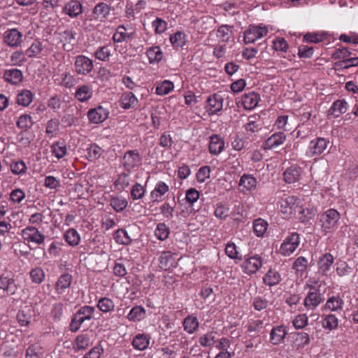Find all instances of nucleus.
Wrapping results in <instances>:
<instances>
[{"label": "nucleus", "mask_w": 358, "mask_h": 358, "mask_svg": "<svg viewBox=\"0 0 358 358\" xmlns=\"http://www.w3.org/2000/svg\"><path fill=\"white\" fill-rule=\"evenodd\" d=\"M174 88L173 83L168 80L158 83L156 87V94L159 96L166 95Z\"/></svg>", "instance_id": "4c0bfd02"}, {"label": "nucleus", "mask_w": 358, "mask_h": 358, "mask_svg": "<svg viewBox=\"0 0 358 358\" xmlns=\"http://www.w3.org/2000/svg\"><path fill=\"white\" fill-rule=\"evenodd\" d=\"M310 343V336L306 332H298L293 336L292 347L299 352H301Z\"/></svg>", "instance_id": "2eb2a0df"}, {"label": "nucleus", "mask_w": 358, "mask_h": 358, "mask_svg": "<svg viewBox=\"0 0 358 358\" xmlns=\"http://www.w3.org/2000/svg\"><path fill=\"white\" fill-rule=\"evenodd\" d=\"M286 139L283 132H277L271 135L264 143V149H273L282 145Z\"/></svg>", "instance_id": "7c9ffc66"}, {"label": "nucleus", "mask_w": 358, "mask_h": 358, "mask_svg": "<svg viewBox=\"0 0 358 358\" xmlns=\"http://www.w3.org/2000/svg\"><path fill=\"white\" fill-rule=\"evenodd\" d=\"M260 100L259 95L255 92L245 94L241 98V104L245 110L255 108Z\"/></svg>", "instance_id": "bb28decb"}, {"label": "nucleus", "mask_w": 358, "mask_h": 358, "mask_svg": "<svg viewBox=\"0 0 358 358\" xmlns=\"http://www.w3.org/2000/svg\"><path fill=\"white\" fill-rule=\"evenodd\" d=\"M42 50V45L39 41H36L26 50L25 55L29 57H34L38 56Z\"/></svg>", "instance_id": "69168bd1"}, {"label": "nucleus", "mask_w": 358, "mask_h": 358, "mask_svg": "<svg viewBox=\"0 0 358 358\" xmlns=\"http://www.w3.org/2000/svg\"><path fill=\"white\" fill-rule=\"evenodd\" d=\"M150 63H156L162 60L163 53L159 46H152L146 51Z\"/></svg>", "instance_id": "ea45409f"}, {"label": "nucleus", "mask_w": 358, "mask_h": 358, "mask_svg": "<svg viewBox=\"0 0 358 358\" xmlns=\"http://www.w3.org/2000/svg\"><path fill=\"white\" fill-rule=\"evenodd\" d=\"M130 36L126 31V29L123 26H120L113 34V38L115 42L120 43L129 38Z\"/></svg>", "instance_id": "052dcab7"}, {"label": "nucleus", "mask_w": 358, "mask_h": 358, "mask_svg": "<svg viewBox=\"0 0 358 358\" xmlns=\"http://www.w3.org/2000/svg\"><path fill=\"white\" fill-rule=\"evenodd\" d=\"M30 277L35 283H41L45 278V272L41 268L36 267L30 271Z\"/></svg>", "instance_id": "0e129e2a"}, {"label": "nucleus", "mask_w": 358, "mask_h": 358, "mask_svg": "<svg viewBox=\"0 0 358 358\" xmlns=\"http://www.w3.org/2000/svg\"><path fill=\"white\" fill-rule=\"evenodd\" d=\"M170 41L175 48H182L186 43V35L183 31H177L171 35Z\"/></svg>", "instance_id": "37998d69"}, {"label": "nucleus", "mask_w": 358, "mask_h": 358, "mask_svg": "<svg viewBox=\"0 0 358 358\" xmlns=\"http://www.w3.org/2000/svg\"><path fill=\"white\" fill-rule=\"evenodd\" d=\"M87 152L89 159L93 161L101 157L102 154V149L97 145L94 144L87 149Z\"/></svg>", "instance_id": "e2e57ef3"}, {"label": "nucleus", "mask_w": 358, "mask_h": 358, "mask_svg": "<svg viewBox=\"0 0 358 358\" xmlns=\"http://www.w3.org/2000/svg\"><path fill=\"white\" fill-rule=\"evenodd\" d=\"M16 124L18 128L23 130H27L33 124L31 117L27 114L22 115L18 117L16 122Z\"/></svg>", "instance_id": "5fc2aeb1"}, {"label": "nucleus", "mask_w": 358, "mask_h": 358, "mask_svg": "<svg viewBox=\"0 0 358 358\" xmlns=\"http://www.w3.org/2000/svg\"><path fill=\"white\" fill-rule=\"evenodd\" d=\"M348 108V103L345 99L334 101L328 110V115L334 117H339L345 113Z\"/></svg>", "instance_id": "cd10ccee"}, {"label": "nucleus", "mask_w": 358, "mask_h": 358, "mask_svg": "<svg viewBox=\"0 0 358 358\" xmlns=\"http://www.w3.org/2000/svg\"><path fill=\"white\" fill-rule=\"evenodd\" d=\"M108 110L101 106H99L90 109L87 112V116L90 123L100 124L108 117Z\"/></svg>", "instance_id": "9d476101"}, {"label": "nucleus", "mask_w": 358, "mask_h": 358, "mask_svg": "<svg viewBox=\"0 0 358 358\" xmlns=\"http://www.w3.org/2000/svg\"><path fill=\"white\" fill-rule=\"evenodd\" d=\"M352 270V268L345 262H341L336 264V271L340 277L348 275Z\"/></svg>", "instance_id": "338daca9"}, {"label": "nucleus", "mask_w": 358, "mask_h": 358, "mask_svg": "<svg viewBox=\"0 0 358 358\" xmlns=\"http://www.w3.org/2000/svg\"><path fill=\"white\" fill-rule=\"evenodd\" d=\"M299 200L294 196L285 195L280 201V212L286 215H292L299 206Z\"/></svg>", "instance_id": "1a4fd4ad"}, {"label": "nucleus", "mask_w": 358, "mask_h": 358, "mask_svg": "<svg viewBox=\"0 0 358 358\" xmlns=\"http://www.w3.org/2000/svg\"><path fill=\"white\" fill-rule=\"evenodd\" d=\"M103 352V348L101 345L99 344L92 348L83 358H100Z\"/></svg>", "instance_id": "774afa93"}, {"label": "nucleus", "mask_w": 358, "mask_h": 358, "mask_svg": "<svg viewBox=\"0 0 358 358\" xmlns=\"http://www.w3.org/2000/svg\"><path fill=\"white\" fill-rule=\"evenodd\" d=\"M215 334L214 331H209L201 335L199 338V344L203 347H210L215 343Z\"/></svg>", "instance_id": "603ef678"}, {"label": "nucleus", "mask_w": 358, "mask_h": 358, "mask_svg": "<svg viewBox=\"0 0 358 358\" xmlns=\"http://www.w3.org/2000/svg\"><path fill=\"white\" fill-rule=\"evenodd\" d=\"M63 12L72 18L76 17L83 13V5L78 1L71 0L64 5Z\"/></svg>", "instance_id": "4be33fe9"}, {"label": "nucleus", "mask_w": 358, "mask_h": 358, "mask_svg": "<svg viewBox=\"0 0 358 358\" xmlns=\"http://www.w3.org/2000/svg\"><path fill=\"white\" fill-rule=\"evenodd\" d=\"M177 266V259L170 251H164L159 257V267L164 270H169Z\"/></svg>", "instance_id": "dca6fc26"}, {"label": "nucleus", "mask_w": 358, "mask_h": 358, "mask_svg": "<svg viewBox=\"0 0 358 358\" xmlns=\"http://www.w3.org/2000/svg\"><path fill=\"white\" fill-rule=\"evenodd\" d=\"M299 244V234L293 232L284 239L279 248V252L285 257L290 256L296 250Z\"/></svg>", "instance_id": "20e7f679"}, {"label": "nucleus", "mask_w": 358, "mask_h": 358, "mask_svg": "<svg viewBox=\"0 0 358 358\" xmlns=\"http://www.w3.org/2000/svg\"><path fill=\"white\" fill-rule=\"evenodd\" d=\"M232 27L224 24L217 30V37L223 42H227L232 36Z\"/></svg>", "instance_id": "79ce46f5"}, {"label": "nucleus", "mask_w": 358, "mask_h": 358, "mask_svg": "<svg viewBox=\"0 0 358 358\" xmlns=\"http://www.w3.org/2000/svg\"><path fill=\"white\" fill-rule=\"evenodd\" d=\"M110 6L103 2L97 3L92 10V15L95 20L104 21L110 13Z\"/></svg>", "instance_id": "412c9836"}, {"label": "nucleus", "mask_w": 358, "mask_h": 358, "mask_svg": "<svg viewBox=\"0 0 358 358\" xmlns=\"http://www.w3.org/2000/svg\"><path fill=\"white\" fill-rule=\"evenodd\" d=\"M262 266V259L258 255H254L246 259L242 264V268L248 275L256 273Z\"/></svg>", "instance_id": "ddd939ff"}, {"label": "nucleus", "mask_w": 358, "mask_h": 358, "mask_svg": "<svg viewBox=\"0 0 358 358\" xmlns=\"http://www.w3.org/2000/svg\"><path fill=\"white\" fill-rule=\"evenodd\" d=\"M169 191V185L163 182L158 181L154 189L150 193V196L153 202H160L162 201V197Z\"/></svg>", "instance_id": "aec40b11"}, {"label": "nucleus", "mask_w": 358, "mask_h": 358, "mask_svg": "<svg viewBox=\"0 0 358 358\" xmlns=\"http://www.w3.org/2000/svg\"><path fill=\"white\" fill-rule=\"evenodd\" d=\"M25 52L21 50H17L12 53L10 56V62L14 66H22L26 62Z\"/></svg>", "instance_id": "bf43d9fd"}, {"label": "nucleus", "mask_w": 358, "mask_h": 358, "mask_svg": "<svg viewBox=\"0 0 358 358\" xmlns=\"http://www.w3.org/2000/svg\"><path fill=\"white\" fill-rule=\"evenodd\" d=\"M33 94L30 90H22L17 94V103L22 106H28L33 100Z\"/></svg>", "instance_id": "58836bf2"}, {"label": "nucleus", "mask_w": 358, "mask_h": 358, "mask_svg": "<svg viewBox=\"0 0 358 358\" xmlns=\"http://www.w3.org/2000/svg\"><path fill=\"white\" fill-rule=\"evenodd\" d=\"M65 241L71 246H76L79 244L80 236L75 229H68L64 236Z\"/></svg>", "instance_id": "a19ab883"}, {"label": "nucleus", "mask_w": 358, "mask_h": 358, "mask_svg": "<svg viewBox=\"0 0 358 358\" xmlns=\"http://www.w3.org/2000/svg\"><path fill=\"white\" fill-rule=\"evenodd\" d=\"M120 106L124 109L130 108L134 103V95L131 92H124L120 100Z\"/></svg>", "instance_id": "864d4df0"}, {"label": "nucleus", "mask_w": 358, "mask_h": 358, "mask_svg": "<svg viewBox=\"0 0 358 358\" xmlns=\"http://www.w3.org/2000/svg\"><path fill=\"white\" fill-rule=\"evenodd\" d=\"M334 262V258L331 254L326 253L323 255L320 258L317 263L319 273L323 275H327L328 272L330 271Z\"/></svg>", "instance_id": "b1692460"}, {"label": "nucleus", "mask_w": 358, "mask_h": 358, "mask_svg": "<svg viewBox=\"0 0 358 358\" xmlns=\"http://www.w3.org/2000/svg\"><path fill=\"white\" fill-rule=\"evenodd\" d=\"M309 291L303 300V305L307 310H315L322 301L323 297L319 289L307 285Z\"/></svg>", "instance_id": "39448f33"}, {"label": "nucleus", "mask_w": 358, "mask_h": 358, "mask_svg": "<svg viewBox=\"0 0 358 358\" xmlns=\"http://www.w3.org/2000/svg\"><path fill=\"white\" fill-rule=\"evenodd\" d=\"M3 78L7 83L17 85L22 81L23 74L20 69H9L4 71Z\"/></svg>", "instance_id": "a878e982"}, {"label": "nucleus", "mask_w": 358, "mask_h": 358, "mask_svg": "<svg viewBox=\"0 0 358 358\" xmlns=\"http://www.w3.org/2000/svg\"><path fill=\"white\" fill-rule=\"evenodd\" d=\"M294 117L286 115H279L275 122L274 127L279 130L291 131L294 127Z\"/></svg>", "instance_id": "5701e85b"}, {"label": "nucleus", "mask_w": 358, "mask_h": 358, "mask_svg": "<svg viewBox=\"0 0 358 358\" xmlns=\"http://www.w3.org/2000/svg\"><path fill=\"white\" fill-rule=\"evenodd\" d=\"M115 239L117 243L121 244H128L131 243V238L128 235V233L124 229H118L115 235Z\"/></svg>", "instance_id": "680f3d73"}, {"label": "nucleus", "mask_w": 358, "mask_h": 358, "mask_svg": "<svg viewBox=\"0 0 358 358\" xmlns=\"http://www.w3.org/2000/svg\"><path fill=\"white\" fill-rule=\"evenodd\" d=\"M257 181L252 174L244 173L240 178L238 185L243 192H252L255 189Z\"/></svg>", "instance_id": "6ab92c4d"}, {"label": "nucleus", "mask_w": 358, "mask_h": 358, "mask_svg": "<svg viewBox=\"0 0 358 358\" xmlns=\"http://www.w3.org/2000/svg\"><path fill=\"white\" fill-rule=\"evenodd\" d=\"M184 331L189 334L195 333L199 327V322L197 317L194 315H188L182 322Z\"/></svg>", "instance_id": "c85d7f7f"}, {"label": "nucleus", "mask_w": 358, "mask_h": 358, "mask_svg": "<svg viewBox=\"0 0 358 358\" xmlns=\"http://www.w3.org/2000/svg\"><path fill=\"white\" fill-rule=\"evenodd\" d=\"M322 325L325 329L331 331L338 327V320L334 315L329 314L324 317Z\"/></svg>", "instance_id": "a18cd8bd"}, {"label": "nucleus", "mask_w": 358, "mask_h": 358, "mask_svg": "<svg viewBox=\"0 0 358 358\" xmlns=\"http://www.w3.org/2000/svg\"><path fill=\"white\" fill-rule=\"evenodd\" d=\"M115 306L113 301L108 297L101 298L97 303V308L104 313L112 312L114 310Z\"/></svg>", "instance_id": "e433bc0d"}, {"label": "nucleus", "mask_w": 358, "mask_h": 358, "mask_svg": "<svg viewBox=\"0 0 358 358\" xmlns=\"http://www.w3.org/2000/svg\"><path fill=\"white\" fill-rule=\"evenodd\" d=\"M21 234L24 241L38 245L42 244L45 240V236L34 227L24 228L22 230Z\"/></svg>", "instance_id": "9b49d317"}, {"label": "nucleus", "mask_w": 358, "mask_h": 358, "mask_svg": "<svg viewBox=\"0 0 358 358\" xmlns=\"http://www.w3.org/2000/svg\"><path fill=\"white\" fill-rule=\"evenodd\" d=\"M301 174V169L294 165L287 169L284 173V180L287 183H294L299 180Z\"/></svg>", "instance_id": "c756f323"}, {"label": "nucleus", "mask_w": 358, "mask_h": 358, "mask_svg": "<svg viewBox=\"0 0 358 358\" xmlns=\"http://www.w3.org/2000/svg\"><path fill=\"white\" fill-rule=\"evenodd\" d=\"M268 229V223L266 220L258 218L253 222V231L257 237H263Z\"/></svg>", "instance_id": "c9c22d12"}, {"label": "nucleus", "mask_w": 358, "mask_h": 358, "mask_svg": "<svg viewBox=\"0 0 358 358\" xmlns=\"http://www.w3.org/2000/svg\"><path fill=\"white\" fill-rule=\"evenodd\" d=\"M95 308L90 306L80 307L73 315L70 324V330L76 332L80 329L82 324L93 318Z\"/></svg>", "instance_id": "f03ea898"}, {"label": "nucleus", "mask_w": 358, "mask_h": 358, "mask_svg": "<svg viewBox=\"0 0 358 358\" xmlns=\"http://www.w3.org/2000/svg\"><path fill=\"white\" fill-rule=\"evenodd\" d=\"M27 169V165L22 160L14 162L10 164V170L15 175H24Z\"/></svg>", "instance_id": "13d9d810"}, {"label": "nucleus", "mask_w": 358, "mask_h": 358, "mask_svg": "<svg viewBox=\"0 0 358 358\" xmlns=\"http://www.w3.org/2000/svg\"><path fill=\"white\" fill-rule=\"evenodd\" d=\"M281 275L275 269H269L263 277V282L266 285L272 287L281 281Z\"/></svg>", "instance_id": "f704fd0d"}, {"label": "nucleus", "mask_w": 358, "mask_h": 358, "mask_svg": "<svg viewBox=\"0 0 358 358\" xmlns=\"http://www.w3.org/2000/svg\"><path fill=\"white\" fill-rule=\"evenodd\" d=\"M3 43L10 48H17L22 43V34L17 29H10L3 33Z\"/></svg>", "instance_id": "f8f14e48"}, {"label": "nucleus", "mask_w": 358, "mask_h": 358, "mask_svg": "<svg viewBox=\"0 0 358 358\" xmlns=\"http://www.w3.org/2000/svg\"><path fill=\"white\" fill-rule=\"evenodd\" d=\"M317 210L314 208H301L299 213L298 217L301 222L306 223L313 219L316 215Z\"/></svg>", "instance_id": "8fccbe9b"}, {"label": "nucleus", "mask_w": 358, "mask_h": 358, "mask_svg": "<svg viewBox=\"0 0 358 358\" xmlns=\"http://www.w3.org/2000/svg\"><path fill=\"white\" fill-rule=\"evenodd\" d=\"M272 48L275 51L287 52L289 49V44L283 37H276L272 41Z\"/></svg>", "instance_id": "09e8293b"}, {"label": "nucleus", "mask_w": 358, "mask_h": 358, "mask_svg": "<svg viewBox=\"0 0 358 358\" xmlns=\"http://www.w3.org/2000/svg\"><path fill=\"white\" fill-rule=\"evenodd\" d=\"M31 313L30 308H24L20 310L17 314V320L22 327L27 326L31 321Z\"/></svg>", "instance_id": "c03bdc74"}, {"label": "nucleus", "mask_w": 358, "mask_h": 358, "mask_svg": "<svg viewBox=\"0 0 358 358\" xmlns=\"http://www.w3.org/2000/svg\"><path fill=\"white\" fill-rule=\"evenodd\" d=\"M224 148V141L220 136L215 134L210 137L208 148L211 155H218L223 151Z\"/></svg>", "instance_id": "393cba45"}, {"label": "nucleus", "mask_w": 358, "mask_h": 358, "mask_svg": "<svg viewBox=\"0 0 358 358\" xmlns=\"http://www.w3.org/2000/svg\"><path fill=\"white\" fill-rule=\"evenodd\" d=\"M287 334V331L285 326H275L270 332L269 341L273 345H280L283 342Z\"/></svg>", "instance_id": "a211bd4d"}, {"label": "nucleus", "mask_w": 358, "mask_h": 358, "mask_svg": "<svg viewBox=\"0 0 358 358\" xmlns=\"http://www.w3.org/2000/svg\"><path fill=\"white\" fill-rule=\"evenodd\" d=\"M344 301L342 298L338 296H332L329 297L324 306V310L329 311H338L343 308Z\"/></svg>", "instance_id": "473e14b6"}, {"label": "nucleus", "mask_w": 358, "mask_h": 358, "mask_svg": "<svg viewBox=\"0 0 358 358\" xmlns=\"http://www.w3.org/2000/svg\"><path fill=\"white\" fill-rule=\"evenodd\" d=\"M223 107V99L221 96L217 94H213L210 96L207 99L206 106V111L210 115H214L217 113L222 109Z\"/></svg>", "instance_id": "4468645a"}, {"label": "nucleus", "mask_w": 358, "mask_h": 358, "mask_svg": "<svg viewBox=\"0 0 358 358\" xmlns=\"http://www.w3.org/2000/svg\"><path fill=\"white\" fill-rule=\"evenodd\" d=\"M169 229L164 223L158 224L155 231V236L161 241L166 240L169 237Z\"/></svg>", "instance_id": "6e6d98bb"}, {"label": "nucleus", "mask_w": 358, "mask_h": 358, "mask_svg": "<svg viewBox=\"0 0 358 358\" xmlns=\"http://www.w3.org/2000/svg\"><path fill=\"white\" fill-rule=\"evenodd\" d=\"M18 289V286L12 275L2 274L0 276V294L13 295Z\"/></svg>", "instance_id": "6e6552de"}, {"label": "nucleus", "mask_w": 358, "mask_h": 358, "mask_svg": "<svg viewBox=\"0 0 358 358\" xmlns=\"http://www.w3.org/2000/svg\"><path fill=\"white\" fill-rule=\"evenodd\" d=\"M268 27L263 24L250 25L244 32L243 41L252 43L267 35Z\"/></svg>", "instance_id": "7ed1b4c3"}, {"label": "nucleus", "mask_w": 358, "mask_h": 358, "mask_svg": "<svg viewBox=\"0 0 358 358\" xmlns=\"http://www.w3.org/2000/svg\"><path fill=\"white\" fill-rule=\"evenodd\" d=\"M72 282V275L69 273H64L60 275L55 284V290L57 294H62L69 287Z\"/></svg>", "instance_id": "72a5a7b5"}, {"label": "nucleus", "mask_w": 358, "mask_h": 358, "mask_svg": "<svg viewBox=\"0 0 358 358\" xmlns=\"http://www.w3.org/2000/svg\"><path fill=\"white\" fill-rule=\"evenodd\" d=\"M329 141L325 138H316L310 141L306 151L307 156L312 157L320 155L327 150Z\"/></svg>", "instance_id": "423d86ee"}, {"label": "nucleus", "mask_w": 358, "mask_h": 358, "mask_svg": "<svg viewBox=\"0 0 358 358\" xmlns=\"http://www.w3.org/2000/svg\"><path fill=\"white\" fill-rule=\"evenodd\" d=\"M150 342V336L148 334H140L136 335V350H145Z\"/></svg>", "instance_id": "de8ad7c7"}, {"label": "nucleus", "mask_w": 358, "mask_h": 358, "mask_svg": "<svg viewBox=\"0 0 358 358\" xmlns=\"http://www.w3.org/2000/svg\"><path fill=\"white\" fill-rule=\"evenodd\" d=\"M308 266V259L304 257H298L293 265L298 275L303 277L305 274Z\"/></svg>", "instance_id": "49530a36"}, {"label": "nucleus", "mask_w": 358, "mask_h": 358, "mask_svg": "<svg viewBox=\"0 0 358 358\" xmlns=\"http://www.w3.org/2000/svg\"><path fill=\"white\" fill-rule=\"evenodd\" d=\"M74 76L69 72L65 71L61 74V80L59 84L66 88H70L75 85Z\"/></svg>", "instance_id": "4d7b16f0"}, {"label": "nucleus", "mask_w": 358, "mask_h": 358, "mask_svg": "<svg viewBox=\"0 0 358 358\" xmlns=\"http://www.w3.org/2000/svg\"><path fill=\"white\" fill-rule=\"evenodd\" d=\"M94 341V334L90 332L78 335L74 342L73 348L76 350H85Z\"/></svg>", "instance_id": "f3484780"}, {"label": "nucleus", "mask_w": 358, "mask_h": 358, "mask_svg": "<svg viewBox=\"0 0 358 358\" xmlns=\"http://www.w3.org/2000/svg\"><path fill=\"white\" fill-rule=\"evenodd\" d=\"M93 95V90L90 85H83L77 87L75 92V97L80 102H86Z\"/></svg>", "instance_id": "2f4dec72"}, {"label": "nucleus", "mask_w": 358, "mask_h": 358, "mask_svg": "<svg viewBox=\"0 0 358 358\" xmlns=\"http://www.w3.org/2000/svg\"><path fill=\"white\" fill-rule=\"evenodd\" d=\"M51 151L57 159H61L66 155V145L63 142L55 143L51 146Z\"/></svg>", "instance_id": "3c124183"}, {"label": "nucleus", "mask_w": 358, "mask_h": 358, "mask_svg": "<svg viewBox=\"0 0 358 358\" xmlns=\"http://www.w3.org/2000/svg\"><path fill=\"white\" fill-rule=\"evenodd\" d=\"M74 68L78 75L87 76L93 70L94 63L92 59L80 55L76 57Z\"/></svg>", "instance_id": "0eeeda50"}, {"label": "nucleus", "mask_w": 358, "mask_h": 358, "mask_svg": "<svg viewBox=\"0 0 358 358\" xmlns=\"http://www.w3.org/2000/svg\"><path fill=\"white\" fill-rule=\"evenodd\" d=\"M341 215L336 210L329 208L319 215L316 226L321 234L326 235L337 227Z\"/></svg>", "instance_id": "f257e3e1"}]
</instances>
